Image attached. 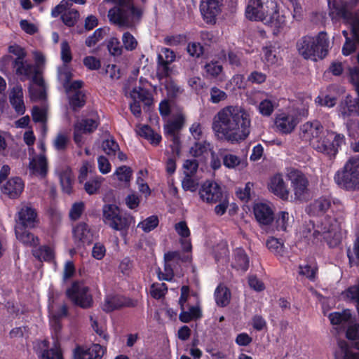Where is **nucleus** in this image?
I'll use <instances>...</instances> for the list:
<instances>
[{
	"instance_id": "1",
	"label": "nucleus",
	"mask_w": 359,
	"mask_h": 359,
	"mask_svg": "<svg viewBox=\"0 0 359 359\" xmlns=\"http://www.w3.org/2000/svg\"><path fill=\"white\" fill-rule=\"evenodd\" d=\"M250 123V114L243 107L229 105L214 116L212 129L218 140L236 144L248 137Z\"/></svg>"
},
{
	"instance_id": "2",
	"label": "nucleus",
	"mask_w": 359,
	"mask_h": 359,
	"mask_svg": "<svg viewBox=\"0 0 359 359\" xmlns=\"http://www.w3.org/2000/svg\"><path fill=\"white\" fill-rule=\"evenodd\" d=\"M114 4L108 11L111 24L123 29H135L142 20L144 8L136 6L134 0H107Z\"/></svg>"
},
{
	"instance_id": "3",
	"label": "nucleus",
	"mask_w": 359,
	"mask_h": 359,
	"mask_svg": "<svg viewBox=\"0 0 359 359\" xmlns=\"http://www.w3.org/2000/svg\"><path fill=\"white\" fill-rule=\"evenodd\" d=\"M297 48L299 53L305 59H323L329 50L327 34L321 32L316 38L310 36H303L297 41Z\"/></svg>"
},
{
	"instance_id": "4",
	"label": "nucleus",
	"mask_w": 359,
	"mask_h": 359,
	"mask_svg": "<svg viewBox=\"0 0 359 359\" xmlns=\"http://www.w3.org/2000/svg\"><path fill=\"white\" fill-rule=\"evenodd\" d=\"M329 15L332 20L343 19L351 25L355 39L359 42V14L352 11L350 4L344 0H328Z\"/></svg>"
},
{
	"instance_id": "5",
	"label": "nucleus",
	"mask_w": 359,
	"mask_h": 359,
	"mask_svg": "<svg viewBox=\"0 0 359 359\" xmlns=\"http://www.w3.org/2000/svg\"><path fill=\"white\" fill-rule=\"evenodd\" d=\"M312 242L324 239L330 247L337 246L341 241L340 227L338 222L332 217H325L313 233Z\"/></svg>"
},
{
	"instance_id": "6",
	"label": "nucleus",
	"mask_w": 359,
	"mask_h": 359,
	"mask_svg": "<svg viewBox=\"0 0 359 359\" xmlns=\"http://www.w3.org/2000/svg\"><path fill=\"white\" fill-rule=\"evenodd\" d=\"M104 222L116 231L127 230L130 226L133 217L123 214L114 204H107L102 209Z\"/></svg>"
},
{
	"instance_id": "7",
	"label": "nucleus",
	"mask_w": 359,
	"mask_h": 359,
	"mask_svg": "<svg viewBox=\"0 0 359 359\" xmlns=\"http://www.w3.org/2000/svg\"><path fill=\"white\" fill-rule=\"evenodd\" d=\"M344 142V136L333 132L326 135H320L318 138L313 140L311 146L317 151L323 153L330 157L335 156L338 148Z\"/></svg>"
},
{
	"instance_id": "8",
	"label": "nucleus",
	"mask_w": 359,
	"mask_h": 359,
	"mask_svg": "<svg viewBox=\"0 0 359 359\" xmlns=\"http://www.w3.org/2000/svg\"><path fill=\"white\" fill-rule=\"evenodd\" d=\"M262 13L259 21L263 22L275 29L273 34H276L280 29L286 25V18L284 14H280L278 10L277 3L273 0H268L264 3L261 2Z\"/></svg>"
},
{
	"instance_id": "9",
	"label": "nucleus",
	"mask_w": 359,
	"mask_h": 359,
	"mask_svg": "<svg viewBox=\"0 0 359 359\" xmlns=\"http://www.w3.org/2000/svg\"><path fill=\"white\" fill-rule=\"evenodd\" d=\"M335 180L346 189H352L359 184V158L349 159L343 171L337 172Z\"/></svg>"
},
{
	"instance_id": "10",
	"label": "nucleus",
	"mask_w": 359,
	"mask_h": 359,
	"mask_svg": "<svg viewBox=\"0 0 359 359\" xmlns=\"http://www.w3.org/2000/svg\"><path fill=\"white\" fill-rule=\"evenodd\" d=\"M66 294L75 305L82 309H88L93 305V297L89 292V288L82 283L74 282L71 287L67 290Z\"/></svg>"
},
{
	"instance_id": "11",
	"label": "nucleus",
	"mask_w": 359,
	"mask_h": 359,
	"mask_svg": "<svg viewBox=\"0 0 359 359\" xmlns=\"http://www.w3.org/2000/svg\"><path fill=\"white\" fill-rule=\"evenodd\" d=\"M288 177L292 184L295 198L300 201H305L309 198V182L305 175L299 170H292Z\"/></svg>"
},
{
	"instance_id": "12",
	"label": "nucleus",
	"mask_w": 359,
	"mask_h": 359,
	"mask_svg": "<svg viewBox=\"0 0 359 359\" xmlns=\"http://www.w3.org/2000/svg\"><path fill=\"white\" fill-rule=\"evenodd\" d=\"M184 121L182 118H177L174 121L168 122L165 126V135L172 142L170 145L172 153L180 155V132L183 126Z\"/></svg>"
},
{
	"instance_id": "13",
	"label": "nucleus",
	"mask_w": 359,
	"mask_h": 359,
	"mask_svg": "<svg viewBox=\"0 0 359 359\" xmlns=\"http://www.w3.org/2000/svg\"><path fill=\"white\" fill-rule=\"evenodd\" d=\"M199 194L203 201L209 203L221 201L224 198L221 187L216 182L211 181L204 182L199 191Z\"/></svg>"
},
{
	"instance_id": "14",
	"label": "nucleus",
	"mask_w": 359,
	"mask_h": 359,
	"mask_svg": "<svg viewBox=\"0 0 359 359\" xmlns=\"http://www.w3.org/2000/svg\"><path fill=\"white\" fill-rule=\"evenodd\" d=\"M221 0H202L200 9L206 23L214 25L216 17L221 11Z\"/></svg>"
},
{
	"instance_id": "15",
	"label": "nucleus",
	"mask_w": 359,
	"mask_h": 359,
	"mask_svg": "<svg viewBox=\"0 0 359 359\" xmlns=\"http://www.w3.org/2000/svg\"><path fill=\"white\" fill-rule=\"evenodd\" d=\"M137 302L119 295H108L102 304V309L107 313L120 309L122 307H135Z\"/></svg>"
},
{
	"instance_id": "16",
	"label": "nucleus",
	"mask_w": 359,
	"mask_h": 359,
	"mask_svg": "<svg viewBox=\"0 0 359 359\" xmlns=\"http://www.w3.org/2000/svg\"><path fill=\"white\" fill-rule=\"evenodd\" d=\"M323 131V127L319 121H309L301 126L299 136L303 140L309 142L311 145L313 140L318 138Z\"/></svg>"
},
{
	"instance_id": "17",
	"label": "nucleus",
	"mask_w": 359,
	"mask_h": 359,
	"mask_svg": "<svg viewBox=\"0 0 359 359\" xmlns=\"http://www.w3.org/2000/svg\"><path fill=\"white\" fill-rule=\"evenodd\" d=\"M36 210L29 206H23L18 212V219L15 226L34 228L37 223Z\"/></svg>"
},
{
	"instance_id": "18",
	"label": "nucleus",
	"mask_w": 359,
	"mask_h": 359,
	"mask_svg": "<svg viewBox=\"0 0 359 359\" xmlns=\"http://www.w3.org/2000/svg\"><path fill=\"white\" fill-rule=\"evenodd\" d=\"M298 123L297 116L284 113L279 114L275 121L277 129L283 134L291 133Z\"/></svg>"
},
{
	"instance_id": "19",
	"label": "nucleus",
	"mask_w": 359,
	"mask_h": 359,
	"mask_svg": "<svg viewBox=\"0 0 359 359\" xmlns=\"http://www.w3.org/2000/svg\"><path fill=\"white\" fill-rule=\"evenodd\" d=\"M103 354V347L95 344L88 349L77 346L74 350V359H101Z\"/></svg>"
},
{
	"instance_id": "20",
	"label": "nucleus",
	"mask_w": 359,
	"mask_h": 359,
	"mask_svg": "<svg viewBox=\"0 0 359 359\" xmlns=\"http://www.w3.org/2000/svg\"><path fill=\"white\" fill-rule=\"evenodd\" d=\"M24 189V183L18 177H12L1 187V191L10 198H17Z\"/></svg>"
},
{
	"instance_id": "21",
	"label": "nucleus",
	"mask_w": 359,
	"mask_h": 359,
	"mask_svg": "<svg viewBox=\"0 0 359 359\" xmlns=\"http://www.w3.org/2000/svg\"><path fill=\"white\" fill-rule=\"evenodd\" d=\"M74 238L78 246L90 244L93 241V233L87 224L81 222L73 230Z\"/></svg>"
},
{
	"instance_id": "22",
	"label": "nucleus",
	"mask_w": 359,
	"mask_h": 359,
	"mask_svg": "<svg viewBox=\"0 0 359 359\" xmlns=\"http://www.w3.org/2000/svg\"><path fill=\"white\" fill-rule=\"evenodd\" d=\"M257 221L263 225H269L273 220V212L271 207L264 203H257L253 208Z\"/></svg>"
},
{
	"instance_id": "23",
	"label": "nucleus",
	"mask_w": 359,
	"mask_h": 359,
	"mask_svg": "<svg viewBox=\"0 0 359 359\" xmlns=\"http://www.w3.org/2000/svg\"><path fill=\"white\" fill-rule=\"evenodd\" d=\"M270 191L283 200H287L289 190L287 189L282 175H276L270 181L269 184Z\"/></svg>"
},
{
	"instance_id": "24",
	"label": "nucleus",
	"mask_w": 359,
	"mask_h": 359,
	"mask_svg": "<svg viewBox=\"0 0 359 359\" xmlns=\"http://www.w3.org/2000/svg\"><path fill=\"white\" fill-rule=\"evenodd\" d=\"M29 170L32 175L44 178L48 170V163L44 155H39L33 158L29 164Z\"/></svg>"
},
{
	"instance_id": "25",
	"label": "nucleus",
	"mask_w": 359,
	"mask_h": 359,
	"mask_svg": "<svg viewBox=\"0 0 359 359\" xmlns=\"http://www.w3.org/2000/svg\"><path fill=\"white\" fill-rule=\"evenodd\" d=\"M29 227L15 226V233L17 239L27 246L35 247L39 244V239L29 232Z\"/></svg>"
},
{
	"instance_id": "26",
	"label": "nucleus",
	"mask_w": 359,
	"mask_h": 359,
	"mask_svg": "<svg viewBox=\"0 0 359 359\" xmlns=\"http://www.w3.org/2000/svg\"><path fill=\"white\" fill-rule=\"evenodd\" d=\"M23 92L21 86H15L10 95V102L19 114H23L25 111V106L23 102Z\"/></svg>"
},
{
	"instance_id": "27",
	"label": "nucleus",
	"mask_w": 359,
	"mask_h": 359,
	"mask_svg": "<svg viewBox=\"0 0 359 359\" xmlns=\"http://www.w3.org/2000/svg\"><path fill=\"white\" fill-rule=\"evenodd\" d=\"M130 97L133 101L143 102L145 107H149L152 104L153 99L149 90L141 88H134L130 93Z\"/></svg>"
},
{
	"instance_id": "28",
	"label": "nucleus",
	"mask_w": 359,
	"mask_h": 359,
	"mask_svg": "<svg viewBox=\"0 0 359 359\" xmlns=\"http://www.w3.org/2000/svg\"><path fill=\"white\" fill-rule=\"evenodd\" d=\"M216 303L218 306L224 307L227 306L230 302L231 292L230 290L222 285H219L215 292Z\"/></svg>"
},
{
	"instance_id": "29",
	"label": "nucleus",
	"mask_w": 359,
	"mask_h": 359,
	"mask_svg": "<svg viewBox=\"0 0 359 359\" xmlns=\"http://www.w3.org/2000/svg\"><path fill=\"white\" fill-rule=\"evenodd\" d=\"M260 0H250L246 8V17L250 20H259L263 16Z\"/></svg>"
},
{
	"instance_id": "30",
	"label": "nucleus",
	"mask_w": 359,
	"mask_h": 359,
	"mask_svg": "<svg viewBox=\"0 0 359 359\" xmlns=\"http://www.w3.org/2000/svg\"><path fill=\"white\" fill-rule=\"evenodd\" d=\"M352 318L350 310L346 309L342 312L332 313L329 319L332 325H344L351 322Z\"/></svg>"
},
{
	"instance_id": "31",
	"label": "nucleus",
	"mask_w": 359,
	"mask_h": 359,
	"mask_svg": "<svg viewBox=\"0 0 359 359\" xmlns=\"http://www.w3.org/2000/svg\"><path fill=\"white\" fill-rule=\"evenodd\" d=\"M75 125L82 130L83 133H91L98 127L99 121L94 118H81L78 120Z\"/></svg>"
},
{
	"instance_id": "32",
	"label": "nucleus",
	"mask_w": 359,
	"mask_h": 359,
	"mask_svg": "<svg viewBox=\"0 0 359 359\" xmlns=\"http://www.w3.org/2000/svg\"><path fill=\"white\" fill-rule=\"evenodd\" d=\"M13 68L16 69V74L18 75H23L27 78L31 77V76L36 71L38 68L34 66L24 62V60L20 61L19 63H16L12 66Z\"/></svg>"
},
{
	"instance_id": "33",
	"label": "nucleus",
	"mask_w": 359,
	"mask_h": 359,
	"mask_svg": "<svg viewBox=\"0 0 359 359\" xmlns=\"http://www.w3.org/2000/svg\"><path fill=\"white\" fill-rule=\"evenodd\" d=\"M331 206L330 200L325 198H320L311 204L310 208L315 215L324 214Z\"/></svg>"
},
{
	"instance_id": "34",
	"label": "nucleus",
	"mask_w": 359,
	"mask_h": 359,
	"mask_svg": "<svg viewBox=\"0 0 359 359\" xmlns=\"http://www.w3.org/2000/svg\"><path fill=\"white\" fill-rule=\"evenodd\" d=\"M138 134L141 137H143L150 141L151 143L154 144H158L161 140V136L155 133L154 131L147 125L142 126L138 131Z\"/></svg>"
},
{
	"instance_id": "35",
	"label": "nucleus",
	"mask_w": 359,
	"mask_h": 359,
	"mask_svg": "<svg viewBox=\"0 0 359 359\" xmlns=\"http://www.w3.org/2000/svg\"><path fill=\"white\" fill-rule=\"evenodd\" d=\"M33 255L39 261L49 262L53 259L54 253L48 246L43 245L32 251Z\"/></svg>"
},
{
	"instance_id": "36",
	"label": "nucleus",
	"mask_w": 359,
	"mask_h": 359,
	"mask_svg": "<svg viewBox=\"0 0 359 359\" xmlns=\"http://www.w3.org/2000/svg\"><path fill=\"white\" fill-rule=\"evenodd\" d=\"M68 314V309L67 305L63 304L60 309L52 314L51 323L55 332L61 329L60 320Z\"/></svg>"
},
{
	"instance_id": "37",
	"label": "nucleus",
	"mask_w": 359,
	"mask_h": 359,
	"mask_svg": "<svg viewBox=\"0 0 359 359\" xmlns=\"http://www.w3.org/2000/svg\"><path fill=\"white\" fill-rule=\"evenodd\" d=\"M84 97L85 95L81 91H76L72 95H69V102L74 111H77L78 109L84 106L86 103Z\"/></svg>"
},
{
	"instance_id": "38",
	"label": "nucleus",
	"mask_w": 359,
	"mask_h": 359,
	"mask_svg": "<svg viewBox=\"0 0 359 359\" xmlns=\"http://www.w3.org/2000/svg\"><path fill=\"white\" fill-rule=\"evenodd\" d=\"M29 97L33 101L43 100L46 97L45 86L29 85Z\"/></svg>"
},
{
	"instance_id": "39",
	"label": "nucleus",
	"mask_w": 359,
	"mask_h": 359,
	"mask_svg": "<svg viewBox=\"0 0 359 359\" xmlns=\"http://www.w3.org/2000/svg\"><path fill=\"white\" fill-rule=\"evenodd\" d=\"M158 217L152 215L140 222L137 227L141 228L144 232H149L158 226Z\"/></svg>"
},
{
	"instance_id": "40",
	"label": "nucleus",
	"mask_w": 359,
	"mask_h": 359,
	"mask_svg": "<svg viewBox=\"0 0 359 359\" xmlns=\"http://www.w3.org/2000/svg\"><path fill=\"white\" fill-rule=\"evenodd\" d=\"M79 18V13L76 10L71 9L65 11L61 16L62 22L69 27L74 26Z\"/></svg>"
},
{
	"instance_id": "41",
	"label": "nucleus",
	"mask_w": 359,
	"mask_h": 359,
	"mask_svg": "<svg viewBox=\"0 0 359 359\" xmlns=\"http://www.w3.org/2000/svg\"><path fill=\"white\" fill-rule=\"evenodd\" d=\"M210 101L212 103L217 104L222 101L226 100L227 94L226 92L220 90L219 88L214 86L210 90Z\"/></svg>"
},
{
	"instance_id": "42",
	"label": "nucleus",
	"mask_w": 359,
	"mask_h": 359,
	"mask_svg": "<svg viewBox=\"0 0 359 359\" xmlns=\"http://www.w3.org/2000/svg\"><path fill=\"white\" fill-rule=\"evenodd\" d=\"M235 259L238 268L246 271L249 266V259L245 251L242 249L236 250Z\"/></svg>"
},
{
	"instance_id": "43",
	"label": "nucleus",
	"mask_w": 359,
	"mask_h": 359,
	"mask_svg": "<svg viewBox=\"0 0 359 359\" xmlns=\"http://www.w3.org/2000/svg\"><path fill=\"white\" fill-rule=\"evenodd\" d=\"M185 177L182 182V188L185 191H195L198 187V182L192 175L184 171Z\"/></svg>"
},
{
	"instance_id": "44",
	"label": "nucleus",
	"mask_w": 359,
	"mask_h": 359,
	"mask_svg": "<svg viewBox=\"0 0 359 359\" xmlns=\"http://www.w3.org/2000/svg\"><path fill=\"white\" fill-rule=\"evenodd\" d=\"M168 63L160 62L158 61L156 70V76L159 81L163 79H168L172 72V69L169 67Z\"/></svg>"
},
{
	"instance_id": "45",
	"label": "nucleus",
	"mask_w": 359,
	"mask_h": 359,
	"mask_svg": "<svg viewBox=\"0 0 359 359\" xmlns=\"http://www.w3.org/2000/svg\"><path fill=\"white\" fill-rule=\"evenodd\" d=\"M132 173V168L126 165L118 167L115 172V175H117L118 180L126 182H130Z\"/></svg>"
},
{
	"instance_id": "46",
	"label": "nucleus",
	"mask_w": 359,
	"mask_h": 359,
	"mask_svg": "<svg viewBox=\"0 0 359 359\" xmlns=\"http://www.w3.org/2000/svg\"><path fill=\"white\" fill-rule=\"evenodd\" d=\"M102 149L109 156H115L116 152L119 150V146L113 139L103 141Z\"/></svg>"
},
{
	"instance_id": "47",
	"label": "nucleus",
	"mask_w": 359,
	"mask_h": 359,
	"mask_svg": "<svg viewBox=\"0 0 359 359\" xmlns=\"http://www.w3.org/2000/svg\"><path fill=\"white\" fill-rule=\"evenodd\" d=\"M188 257L182 258L178 251H170L164 255V262H170L176 265L179 264L180 261L186 262Z\"/></svg>"
},
{
	"instance_id": "48",
	"label": "nucleus",
	"mask_w": 359,
	"mask_h": 359,
	"mask_svg": "<svg viewBox=\"0 0 359 359\" xmlns=\"http://www.w3.org/2000/svg\"><path fill=\"white\" fill-rule=\"evenodd\" d=\"M72 74L67 66H63L58 69V79L63 87H66L71 81Z\"/></svg>"
},
{
	"instance_id": "49",
	"label": "nucleus",
	"mask_w": 359,
	"mask_h": 359,
	"mask_svg": "<svg viewBox=\"0 0 359 359\" xmlns=\"http://www.w3.org/2000/svg\"><path fill=\"white\" fill-rule=\"evenodd\" d=\"M123 44L127 50H133L137 46L135 38L128 32H125L122 37Z\"/></svg>"
},
{
	"instance_id": "50",
	"label": "nucleus",
	"mask_w": 359,
	"mask_h": 359,
	"mask_svg": "<svg viewBox=\"0 0 359 359\" xmlns=\"http://www.w3.org/2000/svg\"><path fill=\"white\" fill-rule=\"evenodd\" d=\"M168 288L165 283H154L151 287V295L155 299H160L165 295Z\"/></svg>"
},
{
	"instance_id": "51",
	"label": "nucleus",
	"mask_w": 359,
	"mask_h": 359,
	"mask_svg": "<svg viewBox=\"0 0 359 359\" xmlns=\"http://www.w3.org/2000/svg\"><path fill=\"white\" fill-rule=\"evenodd\" d=\"M107 48L111 55L119 56L122 54V47L120 46V41L117 38H111L108 43Z\"/></svg>"
},
{
	"instance_id": "52",
	"label": "nucleus",
	"mask_w": 359,
	"mask_h": 359,
	"mask_svg": "<svg viewBox=\"0 0 359 359\" xmlns=\"http://www.w3.org/2000/svg\"><path fill=\"white\" fill-rule=\"evenodd\" d=\"M60 184L63 191L67 194L72 192V177L70 172H65L60 176Z\"/></svg>"
},
{
	"instance_id": "53",
	"label": "nucleus",
	"mask_w": 359,
	"mask_h": 359,
	"mask_svg": "<svg viewBox=\"0 0 359 359\" xmlns=\"http://www.w3.org/2000/svg\"><path fill=\"white\" fill-rule=\"evenodd\" d=\"M162 54H158V61L164 63H172L175 59V54L172 50L164 48L161 50Z\"/></svg>"
},
{
	"instance_id": "54",
	"label": "nucleus",
	"mask_w": 359,
	"mask_h": 359,
	"mask_svg": "<svg viewBox=\"0 0 359 359\" xmlns=\"http://www.w3.org/2000/svg\"><path fill=\"white\" fill-rule=\"evenodd\" d=\"M187 52L192 57H199L204 52V48L198 42H191L187 46Z\"/></svg>"
},
{
	"instance_id": "55",
	"label": "nucleus",
	"mask_w": 359,
	"mask_h": 359,
	"mask_svg": "<svg viewBox=\"0 0 359 359\" xmlns=\"http://www.w3.org/2000/svg\"><path fill=\"white\" fill-rule=\"evenodd\" d=\"M104 30L102 28L97 29L92 36L88 37L86 40V45L91 47L95 45L98 41L104 38Z\"/></svg>"
},
{
	"instance_id": "56",
	"label": "nucleus",
	"mask_w": 359,
	"mask_h": 359,
	"mask_svg": "<svg viewBox=\"0 0 359 359\" xmlns=\"http://www.w3.org/2000/svg\"><path fill=\"white\" fill-rule=\"evenodd\" d=\"M338 346L344 354V359H359V353H355L348 350V346L346 341L340 340Z\"/></svg>"
},
{
	"instance_id": "57",
	"label": "nucleus",
	"mask_w": 359,
	"mask_h": 359,
	"mask_svg": "<svg viewBox=\"0 0 359 359\" xmlns=\"http://www.w3.org/2000/svg\"><path fill=\"white\" fill-rule=\"evenodd\" d=\"M266 246L273 252L280 255L283 252V244L275 238H271L266 241Z\"/></svg>"
},
{
	"instance_id": "58",
	"label": "nucleus",
	"mask_w": 359,
	"mask_h": 359,
	"mask_svg": "<svg viewBox=\"0 0 359 359\" xmlns=\"http://www.w3.org/2000/svg\"><path fill=\"white\" fill-rule=\"evenodd\" d=\"M8 51L17 56V58L13 60L12 66L16 63H19L20 60H24L26 56L25 50L18 45H13L8 47Z\"/></svg>"
},
{
	"instance_id": "59",
	"label": "nucleus",
	"mask_w": 359,
	"mask_h": 359,
	"mask_svg": "<svg viewBox=\"0 0 359 359\" xmlns=\"http://www.w3.org/2000/svg\"><path fill=\"white\" fill-rule=\"evenodd\" d=\"M69 139L67 136L62 133H59L54 140L53 144L58 151H65L67 148Z\"/></svg>"
},
{
	"instance_id": "60",
	"label": "nucleus",
	"mask_w": 359,
	"mask_h": 359,
	"mask_svg": "<svg viewBox=\"0 0 359 359\" xmlns=\"http://www.w3.org/2000/svg\"><path fill=\"white\" fill-rule=\"evenodd\" d=\"M84 210V203L83 202L75 203L73 204L70 212L69 217L73 220L78 219Z\"/></svg>"
},
{
	"instance_id": "61",
	"label": "nucleus",
	"mask_w": 359,
	"mask_h": 359,
	"mask_svg": "<svg viewBox=\"0 0 359 359\" xmlns=\"http://www.w3.org/2000/svg\"><path fill=\"white\" fill-rule=\"evenodd\" d=\"M289 219V214L287 212H280L276 220V228L278 230L286 231L287 222Z\"/></svg>"
},
{
	"instance_id": "62",
	"label": "nucleus",
	"mask_w": 359,
	"mask_h": 359,
	"mask_svg": "<svg viewBox=\"0 0 359 359\" xmlns=\"http://www.w3.org/2000/svg\"><path fill=\"white\" fill-rule=\"evenodd\" d=\"M101 181L99 179L90 180L84 184V189L88 194H94L100 187Z\"/></svg>"
},
{
	"instance_id": "63",
	"label": "nucleus",
	"mask_w": 359,
	"mask_h": 359,
	"mask_svg": "<svg viewBox=\"0 0 359 359\" xmlns=\"http://www.w3.org/2000/svg\"><path fill=\"white\" fill-rule=\"evenodd\" d=\"M274 106L271 101L264 100L259 105V112L264 116H270L273 111Z\"/></svg>"
},
{
	"instance_id": "64",
	"label": "nucleus",
	"mask_w": 359,
	"mask_h": 359,
	"mask_svg": "<svg viewBox=\"0 0 359 359\" xmlns=\"http://www.w3.org/2000/svg\"><path fill=\"white\" fill-rule=\"evenodd\" d=\"M347 298L354 302L359 306V284L348 287L346 291Z\"/></svg>"
}]
</instances>
